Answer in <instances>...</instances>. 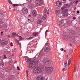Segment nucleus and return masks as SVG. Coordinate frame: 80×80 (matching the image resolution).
<instances>
[{
    "mask_svg": "<svg viewBox=\"0 0 80 80\" xmlns=\"http://www.w3.org/2000/svg\"><path fill=\"white\" fill-rule=\"evenodd\" d=\"M35 62L32 61L30 62V63L29 64V68H33L35 66L36 64Z\"/></svg>",
    "mask_w": 80,
    "mask_h": 80,
    "instance_id": "f257e3e1",
    "label": "nucleus"
},
{
    "mask_svg": "<svg viewBox=\"0 0 80 80\" xmlns=\"http://www.w3.org/2000/svg\"><path fill=\"white\" fill-rule=\"evenodd\" d=\"M43 62L47 65H50L51 63L50 61H49L48 59H44L43 60Z\"/></svg>",
    "mask_w": 80,
    "mask_h": 80,
    "instance_id": "f03ea898",
    "label": "nucleus"
},
{
    "mask_svg": "<svg viewBox=\"0 0 80 80\" xmlns=\"http://www.w3.org/2000/svg\"><path fill=\"white\" fill-rule=\"evenodd\" d=\"M33 72L34 73H41L42 72V71L40 68H35L34 69Z\"/></svg>",
    "mask_w": 80,
    "mask_h": 80,
    "instance_id": "7ed1b4c3",
    "label": "nucleus"
},
{
    "mask_svg": "<svg viewBox=\"0 0 80 80\" xmlns=\"http://www.w3.org/2000/svg\"><path fill=\"white\" fill-rule=\"evenodd\" d=\"M45 71L47 72L50 73L53 71V68L51 67H46L45 68Z\"/></svg>",
    "mask_w": 80,
    "mask_h": 80,
    "instance_id": "20e7f679",
    "label": "nucleus"
},
{
    "mask_svg": "<svg viewBox=\"0 0 80 80\" xmlns=\"http://www.w3.org/2000/svg\"><path fill=\"white\" fill-rule=\"evenodd\" d=\"M37 1H39L40 2H38L36 4V5L37 7H39V6H41L42 4L43 3V0H37Z\"/></svg>",
    "mask_w": 80,
    "mask_h": 80,
    "instance_id": "39448f33",
    "label": "nucleus"
},
{
    "mask_svg": "<svg viewBox=\"0 0 80 80\" xmlns=\"http://www.w3.org/2000/svg\"><path fill=\"white\" fill-rule=\"evenodd\" d=\"M64 35L63 36V38L65 40H67L68 38V35H67V33H64Z\"/></svg>",
    "mask_w": 80,
    "mask_h": 80,
    "instance_id": "423d86ee",
    "label": "nucleus"
},
{
    "mask_svg": "<svg viewBox=\"0 0 80 80\" xmlns=\"http://www.w3.org/2000/svg\"><path fill=\"white\" fill-rule=\"evenodd\" d=\"M8 43V42L6 41H2L1 42V44L2 45H7Z\"/></svg>",
    "mask_w": 80,
    "mask_h": 80,
    "instance_id": "0eeeda50",
    "label": "nucleus"
},
{
    "mask_svg": "<svg viewBox=\"0 0 80 80\" xmlns=\"http://www.w3.org/2000/svg\"><path fill=\"white\" fill-rule=\"evenodd\" d=\"M22 11L24 13H28V9L26 8H23Z\"/></svg>",
    "mask_w": 80,
    "mask_h": 80,
    "instance_id": "6e6552de",
    "label": "nucleus"
},
{
    "mask_svg": "<svg viewBox=\"0 0 80 80\" xmlns=\"http://www.w3.org/2000/svg\"><path fill=\"white\" fill-rule=\"evenodd\" d=\"M55 3H56V5H57L58 7H61L62 5V3L59 2H56Z\"/></svg>",
    "mask_w": 80,
    "mask_h": 80,
    "instance_id": "1a4fd4ad",
    "label": "nucleus"
},
{
    "mask_svg": "<svg viewBox=\"0 0 80 80\" xmlns=\"http://www.w3.org/2000/svg\"><path fill=\"white\" fill-rule=\"evenodd\" d=\"M59 25L60 26H63L64 25V22L63 21H61L59 22Z\"/></svg>",
    "mask_w": 80,
    "mask_h": 80,
    "instance_id": "9d476101",
    "label": "nucleus"
},
{
    "mask_svg": "<svg viewBox=\"0 0 80 80\" xmlns=\"http://www.w3.org/2000/svg\"><path fill=\"white\" fill-rule=\"evenodd\" d=\"M28 6L30 8H34V6L32 4H29Z\"/></svg>",
    "mask_w": 80,
    "mask_h": 80,
    "instance_id": "9b49d317",
    "label": "nucleus"
},
{
    "mask_svg": "<svg viewBox=\"0 0 80 80\" xmlns=\"http://www.w3.org/2000/svg\"><path fill=\"white\" fill-rule=\"evenodd\" d=\"M39 33L38 32H35L32 33V35L35 37H37Z\"/></svg>",
    "mask_w": 80,
    "mask_h": 80,
    "instance_id": "f8f14e48",
    "label": "nucleus"
},
{
    "mask_svg": "<svg viewBox=\"0 0 80 80\" xmlns=\"http://www.w3.org/2000/svg\"><path fill=\"white\" fill-rule=\"evenodd\" d=\"M64 67L66 68H68V64L67 61H65L64 62Z\"/></svg>",
    "mask_w": 80,
    "mask_h": 80,
    "instance_id": "ddd939ff",
    "label": "nucleus"
},
{
    "mask_svg": "<svg viewBox=\"0 0 80 80\" xmlns=\"http://www.w3.org/2000/svg\"><path fill=\"white\" fill-rule=\"evenodd\" d=\"M50 50V48L48 47H46L44 49V51H45V52H49Z\"/></svg>",
    "mask_w": 80,
    "mask_h": 80,
    "instance_id": "4468645a",
    "label": "nucleus"
},
{
    "mask_svg": "<svg viewBox=\"0 0 80 80\" xmlns=\"http://www.w3.org/2000/svg\"><path fill=\"white\" fill-rule=\"evenodd\" d=\"M56 13L57 14V16H58V14H60V12L59 10H56Z\"/></svg>",
    "mask_w": 80,
    "mask_h": 80,
    "instance_id": "2eb2a0df",
    "label": "nucleus"
},
{
    "mask_svg": "<svg viewBox=\"0 0 80 80\" xmlns=\"http://www.w3.org/2000/svg\"><path fill=\"white\" fill-rule=\"evenodd\" d=\"M68 14L67 12L64 13L62 14V16L63 17H66L68 16Z\"/></svg>",
    "mask_w": 80,
    "mask_h": 80,
    "instance_id": "dca6fc26",
    "label": "nucleus"
},
{
    "mask_svg": "<svg viewBox=\"0 0 80 80\" xmlns=\"http://www.w3.org/2000/svg\"><path fill=\"white\" fill-rule=\"evenodd\" d=\"M32 14L34 15H37V11L36 10H34L32 12Z\"/></svg>",
    "mask_w": 80,
    "mask_h": 80,
    "instance_id": "f3484780",
    "label": "nucleus"
},
{
    "mask_svg": "<svg viewBox=\"0 0 80 80\" xmlns=\"http://www.w3.org/2000/svg\"><path fill=\"white\" fill-rule=\"evenodd\" d=\"M42 19L39 20L38 22V24H40V23H42Z\"/></svg>",
    "mask_w": 80,
    "mask_h": 80,
    "instance_id": "a211bd4d",
    "label": "nucleus"
},
{
    "mask_svg": "<svg viewBox=\"0 0 80 80\" xmlns=\"http://www.w3.org/2000/svg\"><path fill=\"white\" fill-rule=\"evenodd\" d=\"M71 60L72 59L71 58L69 59V60L68 61V65L69 66L70 64V63H71Z\"/></svg>",
    "mask_w": 80,
    "mask_h": 80,
    "instance_id": "6ab92c4d",
    "label": "nucleus"
},
{
    "mask_svg": "<svg viewBox=\"0 0 80 80\" xmlns=\"http://www.w3.org/2000/svg\"><path fill=\"white\" fill-rule=\"evenodd\" d=\"M47 18V15H44V16L42 17V19L43 20H45Z\"/></svg>",
    "mask_w": 80,
    "mask_h": 80,
    "instance_id": "aec40b11",
    "label": "nucleus"
},
{
    "mask_svg": "<svg viewBox=\"0 0 80 80\" xmlns=\"http://www.w3.org/2000/svg\"><path fill=\"white\" fill-rule=\"evenodd\" d=\"M41 76H41V75L39 76H38V77H37L36 79H37V80H40V78H41Z\"/></svg>",
    "mask_w": 80,
    "mask_h": 80,
    "instance_id": "412c9836",
    "label": "nucleus"
},
{
    "mask_svg": "<svg viewBox=\"0 0 80 80\" xmlns=\"http://www.w3.org/2000/svg\"><path fill=\"white\" fill-rule=\"evenodd\" d=\"M4 64L3 63V62H2L0 63V65L1 67H3V66H4Z\"/></svg>",
    "mask_w": 80,
    "mask_h": 80,
    "instance_id": "4be33fe9",
    "label": "nucleus"
},
{
    "mask_svg": "<svg viewBox=\"0 0 80 80\" xmlns=\"http://www.w3.org/2000/svg\"><path fill=\"white\" fill-rule=\"evenodd\" d=\"M74 40H75V38L73 37H72L71 38V41L72 42H74Z\"/></svg>",
    "mask_w": 80,
    "mask_h": 80,
    "instance_id": "5701e85b",
    "label": "nucleus"
},
{
    "mask_svg": "<svg viewBox=\"0 0 80 80\" xmlns=\"http://www.w3.org/2000/svg\"><path fill=\"white\" fill-rule=\"evenodd\" d=\"M12 6H13V7H17V6H18V4H14L12 5Z\"/></svg>",
    "mask_w": 80,
    "mask_h": 80,
    "instance_id": "b1692460",
    "label": "nucleus"
},
{
    "mask_svg": "<svg viewBox=\"0 0 80 80\" xmlns=\"http://www.w3.org/2000/svg\"><path fill=\"white\" fill-rule=\"evenodd\" d=\"M40 80H45V79L43 78V76H41V78H40Z\"/></svg>",
    "mask_w": 80,
    "mask_h": 80,
    "instance_id": "393cba45",
    "label": "nucleus"
},
{
    "mask_svg": "<svg viewBox=\"0 0 80 80\" xmlns=\"http://www.w3.org/2000/svg\"><path fill=\"white\" fill-rule=\"evenodd\" d=\"M72 52H73V50H71L69 51V54H71Z\"/></svg>",
    "mask_w": 80,
    "mask_h": 80,
    "instance_id": "a878e982",
    "label": "nucleus"
},
{
    "mask_svg": "<svg viewBox=\"0 0 80 80\" xmlns=\"http://www.w3.org/2000/svg\"><path fill=\"white\" fill-rule=\"evenodd\" d=\"M64 7H65V8H67V7H68V4H66L64 5Z\"/></svg>",
    "mask_w": 80,
    "mask_h": 80,
    "instance_id": "bb28decb",
    "label": "nucleus"
},
{
    "mask_svg": "<svg viewBox=\"0 0 80 80\" xmlns=\"http://www.w3.org/2000/svg\"><path fill=\"white\" fill-rule=\"evenodd\" d=\"M27 1L29 3H31V2H32V0H27Z\"/></svg>",
    "mask_w": 80,
    "mask_h": 80,
    "instance_id": "cd10ccee",
    "label": "nucleus"
},
{
    "mask_svg": "<svg viewBox=\"0 0 80 80\" xmlns=\"http://www.w3.org/2000/svg\"><path fill=\"white\" fill-rule=\"evenodd\" d=\"M45 46H48L50 45V44L48 42H47L46 44H45Z\"/></svg>",
    "mask_w": 80,
    "mask_h": 80,
    "instance_id": "c85d7f7f",
    "label": "nucleus"
},
{
    "mask_svg": "<svg viewBox=\"0 0 80 80\" xmlns=\"http://www.w3.org/2000/svg\"><path fill=\"white\" fill-rule=\"evenodd\" d=\"M12 35L13 36H16L17 35V34L16 33H12Z\"/></svg>",
    "mask_w": 80,
    "mask_h": 80,
    "instance_id": "c756f323",
    "label": "nucleus"
},
{
    "mask_svg": "<svg viewBox=\"0 0 80 80\" xmlns=\"http://www.w3.org/2000/svg\"><path fill=\"white\" fill-rule=\"evenodd\" d=\"M19 39L20 40H23V38H22V37H21V36H19Z\"/></svg>",
    "mask_w": 80,
    "mask_h": 80,
    "instance_id": "7c9ffc66",
    "label": "nucleus"
},
{
    "mask_svg": "<svg viewBox=\"0 0 80 80\" xmlns=\"http://www.w3.org/2000/svg\"><path fill=\"white\" fill-rule=\"evenodd\" d=\"M33 37H30L28 38V39H29V40H31V39H33Z\"/></svg>",
    "mask_w": 80,
    "mask_h": 80,
    "instance_id": "2f4dec72",
    "label": "nucleus"
},
{
    "mask_svg": "<svg viewBox=\"0 0 80 80\" xmlns=\"http://www.w3.org/2000/svg\"><path fill=\"white\" fill-rule=\"evenodd\" d=\"M8 2H9V3H10V4H12V2L10 0H8Z\"/></svg>",
    "mask_w": 80,
    "mask_h": 80,
    "instance_id": "473e14b6",
    "label": "nucleus"
},
{
    "mask_svg": "<svg viewBox=\"0 0 80 80\" xmlns=\"http://www.w3.org/2000/svg\"><path fill=\"white\" fill-rule=\"evenodd\" d=\"M48 32V30H47L45 32V35H47V32Z\"/></svg>",
    "mask_w": 80,
    "mask_h": 80,
    "instance_id": "72a5a7b5",
    "label": "nucleus"
},
{
    "mask_svg": "<svg viewBox=\"0 0 80 80\" xmlns=\"http://www.w3.org/2000/svg\"><path fill=\"white\" fill-rule=\"evenodd\" d=\"M76 70H77V67H75L74 68V72H75V71H76Z\"/></svg>",
    "mask_w": 80,
    "mask_h": 80,
    "instance_id": "f704fd0d",
    "label": "nucleus"
},
{
    "mask_svg": "<svg viewBox=\"0 0 80 80\" xmlns=\"http://www.w3.org/2000/svg\"><path fill=\"white\" fill-rule=\"evenodd\" d=\"M0 77L1 78H3V77H4V75H1Z\"/></svg>",
    "mask_w": 80,
    "mask_h": 80,
    "instance_id": "c9c22d12",
    "label": "nucleus"
},
{
    "mask_svg": "<svg viewBox=\"0 0 80 80\" xmlns=\"http://www.w3.org/2000/svg\"><path fill=\"white\" fill-rule=\"evenodd\" d=\"M3 56H4V58H3L4 59H5L6 58H7V57H6V56L5 55V54H4L3 55Z\"/></svg>",
    "mask_w": 80,
    "mask_h": 80,
    "instance_id": "e433bc0d",
    "label": "nucleus"
},
{
    "mask_svg": "<svg viewBox=\"0 0 80 80\" xmlns=\"http://www.w3.org/2000/svg\"><path fill=\"white\" fill-rule=\"evenodd\" d=\"M17 70H20V69L19 67H17Z\"/></svg>",
    "mask_w": 80,
    "mask_h": 80,
    "instance_id": "4c0bfd02",
    "label": "nucleus"
},
{
    "mask_svg": "<svg viewBox=\"0 0 80 80\" xmlns=\"http://www.w3.org/2000/svg\"><path fill=\"white\" fill-rule=\"evenodd\" d=\"M30 61H31V60H30V59H28V62H30Z\"/></svg>",
    "mask_w": 80,
    "mask_h": 80,
    "instance_id": "58836bf2",
    "label": "nucleus"
},
{
    "mask_svg": "<svg viewBox=\"0 0 80 80\" xmlns=\"http://www.w3.org/2000/svg\"><path fill=\"white\" fill-rule=\"evenodd\" d=\"M43 12H44V13H45V12H46V10H45V9H44L43 11Z\"/></svg>",
    "mask_w": 80,
    "mask_h": 80,
    "instance_id": "ea45409f",
    "label": "nucleus"
},
{
    "mask_svg": "<svg viewBox=\"0 0 80 80\" xmlns=\"http://www.w3.org/2000/svg\"><path fill=\"white\" fill-rule=\"evenodd\" d=\"M11 46H13V43L12 42L11 43Z\"/></svg>",
    "mask_w": 80,
    "mask_h": 80,
    "instance_id": "a19ab883",
    "label": "nucleus"
},
{
    "mask_svg": "<svg viewBox=\"0 0 80 80\" xmlns=\"http://www.w3.org/2000/svg\"><path fill=\"white\" fill-rule=\"evenodd\" d=\"M49 10V9L48 8H47L46 9V12H48V11Z\"/></svg>",
    "mask_w": 80,
    "mask_h": 80,
    "instance_id": "79ce46f5",
    "label": "nucleus"
},
{
    "mask_svg": "<svg viewBox=\"0 0 80 80\" xmlns=\"http://www.w3.org/2000/svg\"><path fill=\"white\" fill-rule=\"evenodd\" d=\"M38 60H36L35 61V62H36V63H38Z\"/></svg>",
    "mask_w": 80,
    "mask_h": 80,
    "instance_id": "37998d69",
    "label": "nucleus"
},
{
    "mask_svg": "<svg viewBox=\"0 0 80 80\" xmlns=\"http://www.w3.org/2000/svg\"><path fill=\"white\" fill-rule=\"evenodd\" d=\"M78 1H76V2H75V3H76V4H77V3H78Z\"/></svg>",
    "mask_w": 80,
    "mask_h": 80,
    "instance_id": "c03bdc74",
    "label": "nucleus"
},
{
    "mask_svg": "<svg viewBox=\"0 0 80 80\" xmlns=\"http://www.w3.org/2000/svg\"><path fill=\"white\" fill-rule=\"evenodd\" d=\"M26 60H28V58H26Z\"/></svg>",
    "mask_w": 80,
    "mask_h": 80,
    "instance_id": "a18cd8bd",
    "label": "nucleus"
},
{
    "mask_svg": "<svg viewBox=\"0 0 80 80\" xmlns=\"http://www.w3.org/2000/svg\"><path fill=\"white\" fill-rule=\"evenodd\" d=\"M77 13H80V11H77Z\"/></svg>",
    "mask_w": 80,
    "mask_h": 80,
    "instance_id": "49530a36",
    "label": "nucleus"
},
{
    "mask_svg": "<svg viewBox=\"0 0 80 80\" xmlns=\"http://www.w3.org/2000/svg\"><path fill=\"white\" fill-rule=\"evenodd\" d=\"M62 50H61V51H63V50H64V49H63V48H62Z\"/></svg>",
    "mask_w": 80,
    "mask_h": 80,
    "instance_id": "de8ad7c7",
    "label": "nucleus"
},
{
    "mask_svg": "<svg viewBox=\"0 0 80 80\" xmlns=\"http://www.w3.org/2000/svg\"><path fill=\"white\" fill-rule=\"evenodd\" d=\"M17 44H18V45H20V42H18Z\"/></svg>",
    "mask_w": 80,
    "mask_h": 80,
    "instance_id": "09e8293b",
    "label": "nucleus"
},
{
    "mask_svg": "<svg viewBox=\"0 0 80 80\" xmlns=\"http://www.w3.org/2000/svg\"><path fill=\"white\" fill-rule=\"evenodd\" d=\"M65 11H66V12H68V9H66Z\"/></svg>",
    "mask_w": 80,
    "mask_h": 80,
    "instance_id": "8fccbe9b",
    "label": "nucleus"
},
{
    "mask_svg": "<svg viewBox=\"0 0 80 80\" xmlns=\"http://www.w3.org/2000/svg\"><path fill=\"white\" fill-rule=\"evenodd\" d=\"M64 70H65V68H63V69H62V71H63V72H64Z\"/></svg>",
    "mask_w": 80,
    "mask_h": 80,
    "instance_id": "3c124183",
    "label": "nucleus"
},
{
    "mask_svg": "<svg viewBox=\"0 0 80 80\" xmlns=\"http://www.w3.org/2000/svg\"><path fill=\"white\" fill-rule=\"evenodd\" d=\"M75 18H75V17H73V19H75Z\"/></svg>",
    "mask_w": 80,
    "mask_h": 80,
    "instance_id": "603ef678",
    "label": "nucleus"
},
{
    "mask_svg": "<svg viewBox=\"0 0 80 80\" xmlns=\"http://www.w3.org/2000/svg\"><path fill=\"white\" fill-rule=\"evenodd\" d=\"M8 37H9V38H10V35H9L8 36Z\"/></svg>",
    "mask_w": 80,
    "mask_h": 80,
    "instance_id": "864d4df0",
    "label": "nucleus"
},
{
    "mask_svg": "<svg viewBox=\"0 0 80 80\" xmlns=\"http://www.w3.org/2000/svg\"><path fill=\"white\" fill-rule=\"evenodd\" d=\"M26 72H27V74H28V71H26Z\"/></svg>",
    "mask_w": 80,
    "mask_h": 80,
    "instance_id": "5fc2aeb1",
    "label": "nucleus"
},
{
    "mask_svg": "<svg viewBox=\"0 0 80 80\" xmlns=\"http://www.w3.org/2000/svg\"><path fill=\"white\" fill-rule=\"evenodd\" d=\"M2 33H3V32H1V34H2Z\"/></svg>",
    "mask_w": 80,
    "mask_h": 80,
    "instance_id": "6e6d98bb",
    "label": "nucleus"
},
{
    "mask_svg": "<svg viewBox=\"0 0 80 80\" xmlns=\"http://www.w3.org/2000/svg\"><path fill=\"white\" fill-rule=\"evenodd\" d=\"M63 2H65L66 0H62Z\"/></svg>",
    "mask_w": 80,
    "mask_h": 80,
    "instance_id": "4d7b16f0",
    "label": "nucleus"
},
{
    "mask_svg": "<svg viewBox=\"0 0 80 80\" xmlns=\"http://www.w3.org/2000/svg\"><path fill=\"white\" fill-rule=\"evenodd\" d=\"M47 13L48 14H49V12H47Z\"/></svg>",
    "mask_w": 80,
    "mask_h": 80,
    "instance_id": "13d9d810",
    "label": "nucleus"
},
{
    "mask_svg": "<svg viewBox=\"0 0 80 80\" xmlns=\"http://www.w3.org/2000/svg\"><path fill=\"white\" fill-rule=\"evenodd\" d=\"M17 42H19V41H18V40H17Z\"/></svg>",
    "mask_w": 80,
    "mask_h": 80,
    "instance_id": "bf43d9fd",
    "label": "nucleus"
},
{
    "mask_svg": "<svg viewBox=\"0 0 80 80\" xmlns=\"http://www.w3.org/2000/svg\"><path fill=\"white\" fill-rule=\"evenodd\" d=\"M64 52H67V51H66V50H65L64 51Z\"/></svg>",
    "mask_w": 80,
    "mask_h": 80,
    "instance_id": "052dcab7",
    "label": "nucleus"
},
{
    "mask_svg": "<svg viewBox=\"0 0 80 80\" xmlns=\"http://www.w3.org/2000/svg\"><path fill=\"white\" fill-rule=\"evenodd\" d=\"M31 16L30 15H29V17H30Z\"/></svg>",
    "mask_w": 80,
    "mask_h": 80,
    "instance_id": "680f3d73",
    "label": "nucleus"
},
{
    "mask_svg": "<svg viewBox=\"0 0 80 80\" xmlns=\"http://www.w3.org/2000/svg\"><path fill=\"white\" fill-rule=\"evenodd\" d=\"M27 77H28V74H27Z\"/></svg>",
    "mask_w": 80,
    "mask_h": 80,
    "instance_id": "e2e57ef3",
    "label": "nucleus"
},
{
    "mask_svg": "<svg viewBox=\"0 0 80 80\" xmlns=\"http://www.w3.org/2000/svg\"><path fill=\"white\" fill-rule=\"evenodd\" d=\"M15 9H13V11H15Z\"/></svg>",
    "mask_w": 80,
    "mask_h": 80,
    "instance_id": "0e129e2a",
    "label": "nucleus"
},
{
    "mask_svg": "<svg viewBox=\"0 0 80 80\" xmlns=\"http://www.w3.org/2000/svg\"><path fill=\"white\" fill-rule=\"evenodd\" d=\"M28 21H29L30 20V19H28Z\"/></svg>",
    "mask_w": 80,
    "mask_h": 80,
    "instance_id": "69168bd1",
    "label": "nucleus"
},
{
    "mask_svg": "<svg viewBox=\"0 0 80 80\" xmlns=\"http://www.w3.org/2000/svg\"><path fill=\"white\" fill-rule=\"evenodd\" d=\"M15 63H17V61H16V62H15Z\"/></svg>",
    "mask_w": 80,
    "mask_h": 80,
    "instance_id": "338daca9",
    "label": "nucleus"
},
{
    "mask_svg": "<svg viewBox=\"0 0 80 80\" xmlns=\"http://www.w3.org/2000/svg\"><path fill=\"white\" fill-rule=\"evenodd\" d=\"M59 18H58V20H59Z\"/></svg>",
    "mask_w": 80,
    "mask_h": 80,
    "instance_id": "774afa93",
    "label": "nucleus"
}]
</instances>
